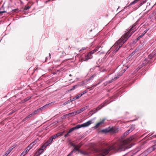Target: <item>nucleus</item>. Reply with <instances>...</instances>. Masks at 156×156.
Returning <instances> with one entry per match:
<instances>
[{"mask_svg": "<svg viewBox=\"0 0 156 156\" xmlns=\"http://www.w3.org/2000/svg\"><path fill=\"white\" fill-rule=\"evenodd\" d=\"M88 92L87 90H84L83 92L81 93L80 94L82 95V96L84 94L87 93Z\"/></svg>", "mask_w": 156, "mask_h": 156, "instance_id": "nucleus-32", "label": "nucleus"}, {"mask_svg": "<svg viewBox=\"0 0 156 156\" xmlns=\"http://www.w3.org/2000/svg\"><path fill=\"white\" fill-rule=\"evenodd\" d=\"M72 101V100H71V99H70V100L68 101L67 102H66L65 103V104H68V103H69L70 102H71Z\"/></svg>", "mask_w": 156, "mask_h": 156, "instance_id": "nucleus-39", "label": "nucleus"}, {"mask_svg": "<svg viewBox=\"0 0 156 156\" xmlns=\"http://www.w3.org/2000/svg\"><path fill=\"white\" fill-rule=\"evenodd\" d=\"M35 144V141L31 143L28 146L31 149Z\"/></svg>", "mask_w": 156, "mask_h": 156, "instance_id": "nucleus-21", "label": "nucleus"}, {"mask_svg": "<svg viewBox=\"0 0 156 156\" xmlns=\"http://www.w3.org/2000/svg\"><path fill=\"white\" fill-rule=\"evenodd\" d=\"M4 12H3V11H1V12H0L1 13H4Z\"/></svg>", "mask_w": 156, "mask_h": 156, "instance_id": "nucleus-51", "label": "nucleus"}, {"mask_svg": "<svg viewBox=\"0 0 156 156\" xmlns=\"http://www.w3.org/2000/svg\"><path fill=\"white\" fill-rule=\"evenodd\" d=\"M86 49V48H82V49H81L80 50H79V51H81L82 50H85Z\"/></svg>", "mask_w": 156, "mask_h": 156, "instance_id": "nucleus-44", "label": "nucleus"}, {"mask_svg": "<svg viewBox=\"0 0 156 156\" xmlns=\"http://www.w3.org/2000/svg\"><path fill=\"white\" fill-rule=\"evenodd\" d=\"M154 54L153 53V52L151 54L149 55H148V59H149V60H148V59H147L146 58H145V60L144 61V62L146 61V62H145V63L147 62V61H149V60H150L151 59L153 58L154 55Z\"/></svg>", "mask_w": 156, "mask_h": 156, "instance_id": "nucleus-13", "label": "nucleus"}, {"mask_svg": "<svg viewBox=\"0 0 156 156\" xmlns=\"http://www.w3.org/2000/svg\"><path fill=\"white\" fill-rule=\"evenodd\" d=\"M43 151H43L42 150L39 148L37 152V153H38L37 154V156H39L43 152Z\"/></svg>", "mask_w": 156, "mask_h": 156, "instance_id": "nucleus-16", "label": "nucleus"}, {"mask_svg": "<svg viewBox=\"0 0 156 156\" xmlns=\"http://www.w3.org/2000/svg\"><path fill=\"white\" fill-rule=\"evenodd\" d=\"M131 131V129H129L127 131H126L123 134V135L124 136H126L129 133H130Z\"/></svg>", "mask_w": 156, "mask_h": 156, "instance_id": "nucleus-18", "label": "nucleus"}, {"mask_svg": "<svg viewBox=\"0 0 156 156\" xmlns=\"http://www.w3.org/2000/svg\"><path fill=\"white\" fill-rule=\"evenodd\" d=\"M91 53L89 52L88 53L87 55L85 56V57L84 58H82V61H86L88 59H90L92 58V56L91 55Z\"/></svg>", "mask_w": 156, "mask_h": 156, "instance_id": "nucleus-6", "label": "nucleus"}, {"mask_svg": "<svg viewBox=\"0 0 156 156\" xmlns=\"http://www.w3.org/2000/svg\"><path fill=\"white\" fill-rule=\"evenodd\" d=\"M133 41V42L132 43L133 44H135L136 43V41Z\"/></svg>", "mask_w": 156, "mask_h": 156, "instance_id": "nucleus-49", "label": "nucleus"}, {"mask_svg": "<svg viewBox=\"0 0 156 156\" xmlns=\"http://www.w3.org/2000/svg\"><path fill=\"white\" fill-rule=\"evenodd\" d=\"M92 123V121L89 120L87 122L83 123L81 124H79L76 125V126L73 127L71 129H70L69 132L68 133H70L72 132L74 130L76 129H79L81 127H86L89 125H90Z\"/></svg>", "mask_w": 156, "mask_h": 156, "instance_id": "nucleus-3", "label": "nucleus"}, {"mask_svg": "<svg viewBox=\"0 0 156 156\" xmlns=\"http://www.w3.org/2000/svg\"><path fill=\"white\" fill-rule=\"evenodd\" d=\"M30 7L29 6H25L24 9L25 10H27V9H30Z\"/></svg>", "mask_w": 156, "mask_h": 156, "instance_id": "nucleus-36", "label": "nucleus"}, {"mask_svg": "<svg viewBox=\"0 0 156 156\" xmlns=\"http://www.w3.org/2000/svg\"><path fill=\"white\" fill-rule=\"evenodd\" d=\"M73 115H74L73 112H72L69 114L65 115L63 116V117L64 118H68L69 117H72Z\"/></svg>", "mask_w": 156, "mask_h": 156, "instance_id": "nucleus-11", "label": "nucleus"}, {"mask_svg": "<svg viewBox=\"0 0 156 156\" xmlns=\"http://www.w3.org/2000/svg\"><path fill=\"white\" fill-rule=\"evenodd\" d=\"M63 133V132H59L57 133L56 134H55L54 135L52 136H51L52 137L53 139H55L57 138L59 136L62 135Z\"/></svg>", "mask_w": 156, "mask_h": 156, "instance_id": "nucleus-10", "label": "nucleus"}, {"mask_svg": "<svg viewBox=\"0 0 156 156\" xmlns=\"http://www.w3.org/2000/svg\"><path fill=\"white\" fill-rule=\"evenodd\" d=\"M72 146L74 147V149L71 152H72V154L73 153V152L74 151H78V152H80L81 150L79 149L78 147H77L76 146H75V145H74L73 144L72 145Z\"/></svg>", "mask_w": 156, "mask_h": 156, "instance_id": "nucleus-12", "label": "nucleus"}, {"mask_svg": "<svg viewBox=\"0 0 156 156\" xmlns=\"http://www.w3.org/2000/svg\"><path fill=\"white\" fill-rule=\"evenodd\" d=\"M78 86L77 85H74L73 87V88H71V89H70V90H74L76 88H77L78 87Z\"/></svg>", "mask_w": 156, "mask_h": 156, "instance_id": "nucleus-31", "label": "nucleus"}, {"mask_svg": "<svg viewBox=\"0 0 156 156\" xmlns=\"http://www.w3.org/2000/svg\"><path fill=\"white\" fill-rule=\"evenodd\" d=\"M102 81V80H100V81L98 83L93 85L91 87L87 88V89H90V90L93 89L94 88V87H95L97 85L99 84Z\"/></svg>", "mask_w": 156, "mask_h": 156, "instance_id": "nucleus-15", "label": "nucleus"}, {"mask_svg": "<svg viewBox=\"0 0 156 156\" xmlns=\"http://www.w3.org/2000/svg\"><path fill=\"white\" fill-rule=\"evenodd\" d=\"M76 99H75V97L73 98V100H72V101H73L75 100H76Z\"/></svg>", "mask_w": 156, "mask_h": 156, "instance_id": "nucleus-50", "label": "nucleus"}, {"mask_svg": "<svg viewBox=\"0 0 156 156\" xmlns=\"http://www.w3.org/2000/svg\"><path fill=\"white\" fill-rule=\"evenodd\" d=\"M98 112V111H97V109H96V108H94L91 111H90L89 112V113L90 114H91L92 112H94L93 113H92V114H93L94 113H95L96 112Z\"/></svg>", "mask_w": 156, "mask_h": 156, "instance_id": "nucleus-20", "label": "nucleus"}, {"mask_svg": "<svg viewBox=\"0 0 156 156\" xmlns=\"http://www.w3.org/2000/svg\"><path fill=\"white\" fill-rule=\"evenodd\" d=\"M72 154V152H70L67 156H71Z\"/></svg>", "mask_w": 156, "mask_h": 156, "instance_id": "nucleus-43", "label": "nucleus"}, {"mask_svg": "<svg viewBox=\"0 0 156 156\" xmlns=\"http://www.w3.org/2000/svg\"><path fill=\"white\" fill-rule=\"evenodd\" d=\"M155 136H156V135Z\"/></svg>", "mask_w": 156, "mask_h": 156, "instance_id": "nucleus-54", "label": "nucleus"}, {"mask_svg": "<svg viewBox=\"0 0 156 156\" xmlns=\"http://www.w3.org/2000/svg\"><path fill=\"white\" fill-rule=\"evenodd\" d=\"M105 120V119H103L100 122L96 124L95 126H94V128H98V127H99L101 125H102L104 123V121Z\"/></svg>", "mask_w": 156, "mask_h": 156, "instance_id": "nucleus-9", "label": "nucleus"}, {"mask_svg": "<svg viewBox=\"0 0 156 156\" xmlns=\"http://www.w3.org/2000/svg\"><path fill=\"white\" fill-rule=\"evenodd\" d=\"M12 149H9L2 156H7V155L9 154V153L11 151Z\"/></svg>", "mask_w": 156, "mask_h": 156, "instance_id": "nucleus-22", "label": "nucleus"}, {"mask_svg": "<svg viewBox=\"0 0 156 156\" xmlns=\"http://www.w3.org/2000/svg\"><path fill=\"white\" fill-rule=\"evenodd\" d=\"M134 138V136L133 135L123 140L119 144L112 145L106 148H92L87 150L86 151L81 150L80 153L82 154L86 155L91 153H96L97 156H105L107 154L111 151L115 152H121L128 148L129 147L128 144Z\"/></svg>", "mask_w": 156, "mask_h": 156, "instance_id": "nucleus-1", "label": "nucleus"}, {"mask_svg": "<svg viewBox=\"0 0 156 156\" xmlns=\"http://www.w3.org/2000/svg\"><path fill=\"white\" fill-rule=\"evenodd\" d=\"M146 2V1H147L148 0H144Z\"/></svg>", "mask_w": 156, "mask_h": 156, "instance_id": "nucleus-52", "label": "nucleus"}, {"mask_svg": "<svg viewBox=\"0 0 156 156\" xmlns=\"http://www.w3.org/2000/svg\"><path fill=\"white\" fill-rule=\"evenodd\" d=\"M94 76H91L90 78V79H89V80H90L92 79H93L94 77Z\"/></svg>", "mask_w": 156, "mask_h": 156, "instance_id": "nucleus-45", "label": "nucleus"}, {"mask_svg": "<svg viewBox=\"0 0 156 156\" xmlns=\"http://www.w3.org/2000/svg\"><path fill=\"white\" fill-rule=\"evenodd\" d=\"M69 133H67V134H66L65 135V137H66L67 136H69Z\"/></svg>", "mask_w": 156, "mask_h": 156, "instance_id": "nucleus-46", "label": "nucleus"}, {"mask_svg": "<svg viewBox=\"0 0 156 156\" xmlns=\"http://www.w3.org/2000/svg\"><path fill=\"white\" fill-rule=\"evenodd\" d=\"M98 50V48H96L93 50H92L90 52L91 53V54H93L94 52H96Z\"/></svg>", "mask_w": 156, "mask_h": 156, "instance_id": "nucleus-26", "label": "nucleus"}, {"mask_svg": "<svg viewBox=\"0 0 156 156\" xmlns=\"http://www.w3.org/2000/svg\"><path fill=\"white\" fill-rule=\"evenodd\" d=\"M82 144H78L76 146L79 149V148L81 147L82 146Z\"/></svg>", "mask_w": 156, "mask_h": 156, "instance_id": "nucleus-34", "label": "nucleus"}, {"mask_svg": "<svg viewBox=\"0 0 156 156\" xmlns=\"http://www.w3.org/2000/svg\"><path fill=\"white\" fill-rule=\"evenodd\" d=\"M69 76H71V74H70V75H69Z\"/></svg>", "mask_w": 156, "mask_h": 156, "instance_id": "nucleus-53", "label": "nucleus"}, {"mask_svg": "<svg viewBox=\"0 0 156 156\" xmlns=\"http://www.w3.org/2000/svg\"><path fill=\"white\" fill-rule=\"evenodd\" d=\"M147 31H145L144 32L140 35V36L141 38L144 36V35L146 33Z\"/></svg>", "mask_w": 156, "mask_h": 156, "instance_id": "nucleus-33", "label": "nucleus"}, {"mask_svg": "<svg viewBox=\"0 0 156 156\" xmlns=\"http://www.w3.org/2000/svg\"><path fill=\"white\" fill-rule=\"evenodd\" d=\"M27 119H28L27 118V116L25 118H24L23 120V121H26Z\"/></svg>", "mask_w": 156, "mask_h": 156, "instance_id": "nucleus-48", "label": "nucleus"}, {"mask_svg": "<svg viewBox=\"0 0 156 156\" xmlns=\"http://www.w3.org/2000/svg\"><path fill=\"white\" fill-rule=\"evenodd\" d=\"M49 104H46L45 105H44V106L41 107V108H40L38 109H39V111L40 110H42L43 109L45 108H46V107L48 106L49 105Z\"/></svg>", "mask_w": 156, "mask_h": 156, "instance_id": "nucleus-23", "label": "nucleus"}, {"mask_svg": "<svg viewBox=\"0 0 156 156\" xmlns=\"http://www.w3.org/2000/svg\"><path fill=\"white\" fill-rule=\"evenodd\" d=\"M102 131L105 133L111 132L112 133H115L117 132V130L114 127H112L111 128L108 127L103 130Z\"/></svg>", "mask_w": 156, "mask_h": 156, "instance_id": "nucleus-4", "label": "nucleus"}, {"mask_svg": "<svg viewBox=\"0 0 156 156\" xmlns=\"http://www.w3.org/2000/svg\"><path fill=\"white\" fill-rule=\"evenodd\" d=\"M26 154L25 151H23V152L20 155V156H24Z\"/></svg>", "mask_w": 156, "mask_h": 156, "instance_id": "nucleus-35", "label": "nucleus"}, {"mask_svg": "<svg viewBox=\"0 0 156 156\" xmlns=\"http://www.w3.org/2000/svg\"><path fill=\"white\" fill-rule=\"evenodd\" d=\"M130 129H131V131H132L134 129V127L133 126H132L130 127Z\"/></svg>", "mask_w": 156, "mask_h": 156, "instance_id": "nucleus-42", "label": "nucleus"}, {"mask_svg": "<svg viewBox=\"0 0 156 156\" xmlns=\"http://www.w3.org/2000/svg\"><path fill=\"white\" fill-rule=\"evenodd\" d=\"M53 138L52 137V136L50 137L49 139L47 141L44 143L45 144H47V146H48L49 144H51L53 141Z\"/></svg>", "mask_w": 156, "mask_h": 156, "instance_id": "nucleus-14", "label": "nucleus"}, {"mask_svg": "<svg viewBox=\"0 0 156 156\" xmlns=\"http://www.w3.org/2000/svg\"><path fill=\"white\" fill-rule=\"evenodd\" d=\"M137 29L135 25H133L132 27L128 30L119 39L113 46V48H114V51H117L122 45L127 41V40L131 36L132 34L134 33Z\"/></svg>", "mask_w": 156, "mask_h": 156, "instance_id": "nucleus-2", "label": "nucleus"}, {"mask_svg": "<svg viewBox=\"0 0 156 156\" xmlns=\"http://www.w3.org/2000/svg\"><path fill=\"white\" fill-rule=\"evenodd\" d=\"M132 57V56H131V55H129V56H128V58L129 59H130V58H131Z\"/></svg>", "mask_w": 156, "mask_h": 156, "instance_id": "nucleus-47", "label": "nucleus"}, {"mask_svg": "<svg viewBox=\"0 0 156 156\" xmlns=\"http://www.w3.org/2000/svg\"><path fill=\"white\" fill-rule=\"evenodd\" d=\"M62 56H65L66 55V54L65 52L64 51H63L62 52Z\"/></svg>", "mask_w": 156, "mask_h": 156, "instance_id": "nucleus-38", "label": "nucleus"}, {"mask_svg": "<svg viewBox=\"0 0 156 156\" xmlns=\"http://www.w3.org/2000/svg\"><path fill=\"white\" fill-rule=\"evenodd\" d=\"M47 146H48L47 144H45V143H44L40 147V148L43 151H44V149Z\"/></svg>", "mask_w": 156, "mask_h": 156, "instance_id": "nucleus-19", "label": "nucleus"}, {"mask_svg": "<svg viewBox=\"0 0 156 156\" xmlns=\"http://www.w3.org/2000/svg\"><path fill=\"white\" fill-rule=\"evenodd\" d=\"M30 148L28 146L24 151H25L26 154L27 152L29 151Z\"/></svg>", "mask_w": 156, "mask_h": 156, "instance_id": "nucleus-29", "label": "nucleus"}, {"mask_svg": "<svg viewBox=\"0 0 156 156\" xmlns=\"http://www.w3.org/2000/svg\"><path fill=\"white\" fill-rule=\"evenodd\" d=\"M138 51V49H135L134 51H133L130 55H131V56H133L135 53L136 52H137Z\"/></svg>", "mask_w": 156, "mask_h": 156, "instance_id": "nucleus-27", "label": "nucleus"}, {"mask_svg": "<svg viewBox=\"0 0 156 156\" xmlns=\"http://www.w3.org/2000/svg\"><path fill=\"white\" fill-rule=\"evenodd\" d=\"M81 96V94H79L75 97V99H78Z\"/></svg>", "mask_w": 156, "mask_h": 156, "instance_id": "nucleus-30", "label": "nucleus"}, {"mask_svg": "<svg viewBox=\"0 0 156 156\" xmlns=\"http://www.w3.org/2000/svg\"><path fill=\"white\" fill-rule=\"evenodd\" d=\"M141 38V37H140V36H139L136 39V40H135L136 41H137L138 40H139L140 38Z\"/></svg>", "mask_w": 156, "mask_h": 156, "instance_id": "nucleus-41", "label": "nucleus"}, {"mask_svg": "<svg viewBox=\"0 0 156 156\" xmlns=\"http://www.w3.org/2000/svg\"><path fill=\"white\" fill-rule=\"evenodd\" d=\"M156 149V144L152 146L149 148H148L147 151L149 153H150Z\"/></svg>", "mask_w": 156, "mask_h": 156, "instance_id": "nucleus-8", "label": "nucleus"}, {"mask_svg": "<svg viewBox=\"0 0 156 156\" xmlns=\"http://www.w3.org/2000/svg\"><path fill=\"white\" fill-rule=\"evenodd\" d=\"M146 2L144 0H143L142 1H141L140 4H139L138 6L139 7L141 6L144 3H145Z\"/></svg>", "mask_w": 156, "mask_h": 156, "instance_id": "nucleus-28", "label": "nucleus"}, {"mask_svg": "<svg viewBox=\"0 0 156 156\" xmlns=\"http://www.w3.org/2000/svg\"><path fill=\"white\" fill-rule=\"evenodd\" d=\"M34 115H32V113L29 115L28 116H27V119H28L30 117H31L32 116Z\"/></svg>", "mask_w": 156, "mask_h": 156, "instance_id": "nucleus-37", "label": "nucleus"}, {"mask_svg": "<svg viewBox=\"0 0 156 156\" xmlns=\"http://www.w3.org/2000/svg\"><path fill=\"white\" fill-rule=\"evenodd\" d=\"M39 112V109H38L37 110H35V111H34V112H33L32 113V115H34L37 114V113H38Z\"/></svg>", "mask_w": 156, "mask_h": 156, "instance_id": "nucleus-24", "label": "nucleus"}, {"mask_svg": "<svg viewBox=\"0 0 156 156\" xmlns=\"http://www.w3.org/2000/svg\"><path fill=\"white\" fill-rule=\"evenodd\" d=\"M88 107H89V106H85V107H84L81 108V109H80V113H81L83 111H85L86 109H87L88 108Z\"/></svg>", "mask_w": 156, "mask_h": 156, "instance_id": "nucleus-17", "label": "nucleus"}, {"mask_svg": "<svg viewBox=\"0 0 156 156\" xmlns=\"http://www.w3.org/2000/svg\"><path fill=\"white\" fill-rule=\"evenodd\" d=\"M74 115H75L77 114H79L80 113V110H77L76 111L73 112Z\"/></svg>", "mask_w": 156, "mask_h": 156, "instance_id": "nucleus-25", "label": "nucleus"}, {"mask_svg": "<svg viewBox=\"0 0 156 156\" xmlns=\"http://www.w3.org/2000/svg\"><path fill=\"white\" fill-rule=\"evenodd\" d=\"M110 102H109L108 100H106L103 103L101 104L100 105L96 108L97 109V111H98L103 107L108 104Z\"/></svg>", "mask_w": 156, "mask_h": 156, "instance_id": "nucleus-5", "label": "nucleus"}, {"mask_svg": "<svg viewBox=\"0 0 156 156\" xmlns=\"http://www.w3.org/2000/svg\"><path fill=\"white\" fill-rule=\"evenodd\" d=\"M113 80L112 79L111 80H109L107 82L108 83H112L113 81Z\"/></svg>", "mask_w": 156, "mask_h": 156, "instance_id": "nucleus-40", "label": "nucleus"}, {"mask_svg": "<svg viewBox=\"0 0 156 156\" xmlns=\"http://www.w3.org/2000/svg\"><path fill=\"white\" fill-rule=\"evenodd\" d=\"M126 70V69H122L121 70V71L116 76H115L114 77V80H116L119 78L120 76H121L122 74L125 72Z\"/></svg>", "mask_w": 156, "mask_h": 156, "instance_id": "nucleus-7", "label": "nucleus"}]
</instances>
